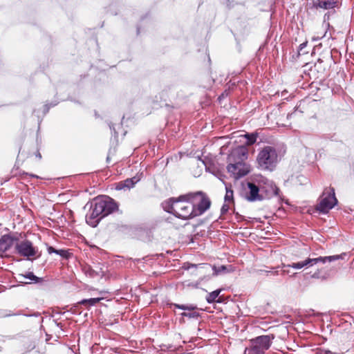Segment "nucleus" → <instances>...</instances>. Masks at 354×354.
Instances as JSON below:
<instances>
[{
	"label": "nucleus",
	"instance_id": "nucleus-16",
	"mask_svg": "<svg viewBox=\"0 0 354 354\" xmlns=\"http://www.w3.org/2000/svg\"><path fill=\"white\" fill-rule=\"evenodd\" d=\"M337 2L334 0H317L315 6L317 8H323L325 10L333 8Z\"/></svg>",
	"mask_w": 354,
	"mask_h": 354
},
{
	"label": "nucleus",
	"instance_id": "nucleus-26",
	"mask_svg": "<svg viewBox=\"0 0 354 354\" xmlns=\"http://www.w3.org/2000/svg\"><path fill=\"white\" fill-rule=\"evenodd\" d=\"M319 354H338V353L332 352L329 350L322 349L319 351Z\"/></svg>",
	"mask_w": 354,
	"mask_h": 354
},
{
	"label": "nucleus",
	"instance_id": "nucleus-21",
	"mask_svg": "<svg viewBox=\"0 0 354 354\" xmlns=\"http://www.w3.org/2000/svg\"><path fill=\"white\" fill-rule=\"evenodd\" d=\"M182 317H186L189 319H197L198 317L200 316L199 313L196 311H192V312H184L181 313Z\"/></svg>",
	"mask_w": 354,
	"mask_h": 354
},
{
	"label": "nucleus",
	"instance_id": "nucleus-12",
	"mask_svg": "<svg viewBox=\"0 0 354 354\" xmlns=\"http://www.w3.org/2000/svg\"><path fill=\"white\" fill-rule=\"evenodd\" d=\"M248 149L245 146L241 145L234 148L228 156L229 162H245L248 159Z\"/></svg>",
	"mask_w": 354,
	"mask_h": 354
},
{
	"label": "nucleus",
	"instance_id": "nucleus-33",
	"mask_svg": "<svg viewBox=\"0 0 354 354\" xmlns=\"http://www.w3.org/2000/svg\"><path fill=\"white\" fill-rule=\"evenodd\" d=\"M37 157H39V158H41V154L40 153H38V155H37Z\"/></svg>",
	"mask_w": 354,
	"mask_h": 354
},
{
	"label": "nucleus",
	"instance_id": "nucleus-22",
	"mask_svg": "<svg viewBox=\"0 0 354 354\" xmlns=\"http://www.w3.org/2000/svg\"><path fill=\"white\" fill-rule=\"evenodd\" d=\"M225 202H230L233 201V191L226 187V193L225 195Z\"/></svg>",
	"mask_w": 354,
	"mask_h": 354
},
{
	"label": "nucleus",
	"instance_id": "nucleus-30",
	"mask_svg": "<svg viewBox=\"0 0 354 354\" xmlns=\"http://www.w3.org/2000/svg\"><path fill=\"white\" fill-rule=\"evenodd\" d=\"M282 272H283V273H288L289 271L286 270H283Z\"/></svg>",
	"mask_w": 354,
	"mask_h": 354
},
{
	"label": "nucleus",
	"instance_id": "nucleus-31",
	"mask_svg": "<svg viewBox=\"0 0 354 354\" xmlns=\"http://www.w3.org/2000/svg\"><path fill=\"white\" fill-rule=\"evenodd\" d=\"M30 176H31L32 177H35V178H38V176H36V175H34V174H31Z\"/></svg>",
	"mask_w": 354,
	"mask_h": 354
},
{
	"label": "nucleus",
	"instance_id": "nucleus-13",
	"mask_svg": "<svg viewBox=\"0 0 354 354\" xmlns=\"http://www.w3.org/2000/svg\"><path fill=\"white\" fill-rule=\"evenodd\" d=\"M140 178L138 176H133L131 178H127L124 180L120 181L116 184L115 189L117 190H129L133 187L136 183L140 181Z\"/></svg>",
	"mask_w": 354,
	"mask_h": 354
},
{
	"label": "nucleus",
	"instance_id": "nucleus-32",
	"mask_svg": "<svg viewBox=\"0 0 354 354\" xmlns=\"http://www.w3.org/2000/svg\"><path fill=\"white\" fill-rule=\"evenodd\" d=\"M137 33L140 34V28H137Z\"/></svg>",
	"mask_w": 354,
	"mask_h": 354
},
{
	"label": "nucleus",
	"instance_id": "nucleus-34",
	"mask_svg": "<svg viewBox=\"0 0 354 354\" xmlns=\"http://www.w3.org/2000/svg\"><path fill=\"white\" fill-rule=\"evenodd\" d=\"M165 91H166L165 90H162V95H165L164 94V93H165Z\"/></svg>",
	"mask_w": 354,
	"mask_h": 354
},
{
	"label": "nucleus",
	"instance_id": "nucleus-18",
	"mask_svg": "<svg viewBox=\"0 0 354 354\" xmlns=\"http://www.w3.org/2000/svg\"><path fill=\"white\" fill-rule=\"evenodd\" d=\"M48 252L49 254H57L59 255L60 257L64 258V259H68L70 253L66 250H57L54 248L53 246H48L47 248Z\"/></svg>",
	"mask_w": 354,
	"mask_h": 354
},
{
	"label": "nucleus",
	"instance_id": "nucleus-25",
	"mask_svg": "<svg viewBox=\"0 0 354 354\" xmlns=\"http://www.w3.org/2000/svg\"><path fill=\"white\" fill-rule=\"evenodd\" d=\"M229 205L227 204H223L221 207V214H226L228 210H229Z\"/></svg>",
	"mask_w": 354,
	"mask_h": 354
},
{
	"label": "nucleus",
	"instance_id": "nucleus-1",
	"mask_svg": "<svg viewBox=\"0 0 354 354\" xmlns=\"http://www.w3.org/2000/svg\"><path fill=\"white\" fill-rule=\"evenodd\" d=\"M89 205V210L86 215V221L91 227H96L100 220L118 209L115 201L107 196L94 198L88 203L85 207Z\"/></svg>",
	"mask_w": 354,
	"mask_h": 354
},
{
	"label": "nucleus",
	"instance_id": "nucleus-4",
	"mask_svg": "<svg viewBox=\"0 0 354 354\" xmlns=\"http://www.w3.org/2000/svg\"><path fill=\"white\" fill-rule=\"evenodd\" d=\"M347 256L346 253H342L340 254L328 256V257H319L316 258H306L304 260L294 262L290 264H282L283 268H292L295 270H300L302 268H309L318 263L324 264L327 262L344 259Z\"/></svg>",
	"mask_w": 354,
	"mask_h": 354
},
{
	"label": "nucleus",
	"instance_id": "nucleus-28",
	"mask_svg": "<svg viewBox=\"0 0 354 354\" xmlns=\"http://www.w3.org/2000/svg\"><path fill=\"white\" fill-rule=\"evenodd\" d=\"M306 45H307V42H304V43L301 44L299 46V50L301 51L304 48H306Z\"/></svg>",
	"mask_w": 354,
	"mask_h": 354
},
{
	"label": "nucleus",
	"instance_id": "nucleus-10",
	"mask_svg": "<svg viewBox=\"0 0 354 354\" xmlns=\"http://www.w3.org/2000/svg\"><path fill=\"white\" fill-rule=\"evenodd\" d=\"M227 169L235 179H239L249 173L250 167L245 162H230Z\"/></svg>",
	"mask_w": 354,
	"mask_h": 354
},
{
	"label": "nucleus",
	"instance_id": "nucleus-35",
	"mask_svg": "<svg viewBox=\"0 0 354 354\" xmlns=\"http://www.w3.org/2000/svg\"><path fill=\"white\" fill-rule=\"evenodd\" d=\"M313 277H316V274H314L313 275Z\"/></svg>",
	"mask_w": 354,
	"mask_h": 354
},
{
	"label": "nucleus",
	"instance_id": "nucleus-3",
	"mask_svg": "<svg viewBox=\"0 0 354 354\" xmlns=\"http://www.w3.org/2000/svg\"><path fill=\"white\" fill-rule=\"evenodd\" d=\"M183 195L180 196L178 198H170L163 201L161 204L163 209L183 220L195 218L190 201L183 198Z\"/></svg>",
	"mask_w": 354,
	"mask_h": 354
},
{
	"label": "nucleus",
	"instance_id": "nucleus-24",
	"mask_svg": "<svg viewBox=\"0 0 354 354\" xmlns=\"http://www.w3.org/2000/svg\"><path fill=\"white\" fill-rule=\"evenodd\" d=\"M277 268H273L270 270H261V272H265L266 273L267 275H270V274H272V275H278L279 274V271L277 270Z\"/></svg>",
	"mask_w": 354,
	"mask_h": 354
},
{
	"label": "nucleus",
	"instance_id": "nucleus-15",
	"mask_svg": "<svg viewBox=\"0 0 354 354\" xmlns=\"http://www.w3.org/2000/svg\"><path fill=\"white\" fill-rule=\"evenodd\" d=\"M23 279H29L32 283H37L42 281L41 278H39L34 274L32 272H28L26 274H19L17 276V280L20 283H27L24 282Z\"/></svg>",
	"mask_w": 354,
	"mask_h": 354
},
{
	"label": "nucleus",
	"instance_id": "nucleus-27",
	"mask_svg": "<svg viewBox=\"0 0 354 354\" xmlns=\"http://www.w3.org/2000/svg\"><path fill=\"white\" fill-rule=\"evenodd\" d=\"M174 306H175V307H176L179 309L184 310H187V305L174 304Z\"/></svg>",
	"mask_w": 354,
	"mask_h": 354
},
{
	"label": "nucleus",
	"instance_id": "nucleus-7",
	"mask_svg": "<svg viewBox=\"0 0 354 354\" xmlns=\"http://www.w3.org/2000/svg\"><path fill=\"white\" fill-rule=\"evenodd\" d=\"M274 339V335H266L250 339V346L245 349L244 354H265L271 346Z\"/></svg>",
	"mask_w": 354,
	"mask_h": 354
},
{
	"label": "nucleus",
	"instance_id": "nucleus-23",
	"mask_svg": "<svg viewBox=\"0 0 354 354\" xmlns=\"http://www.w3.org/2000/svg\"><path fill=\"white\" fill-rule=\"evenodd\" d=\"M57 103H58L57 102H52L50 104H46L44 105V114H46V113L48 112L50 107H53V106H56L57 104Z\"/></svg>",
	"mask_w": 354,
	"mask_h": 354
},
{
	"label": "nucleus",
	"instance_id": "nucleus-8",
	"mask_svg": "<svg viewBox=\"0 0 354 354\" xmlns=\"http://www.w3.org/2000/svg\"><path fill=\"white\" fill-rule=\"evenodd\" d=\"M337 203L335 189L333 187L325 188L319 198L316 209L321 213L326 214Z\"/></svg>",
	"mask_w": 354,
	"mask_h": 354
},
{
	"label": "nucleus",
	"instance_id": "nucleus-17",
	"mask_svg": "<svg viewBox=\"0 0 354 354\" xmlns=\"http://www.w3.org/2000/svg\"><path fill=\"white\" fill-rule=\"evenodd\" d=\"M221 292V289L216 290L214 291H212V292L209 293L206 297V300L207 303L212 304L214 302L217 303H221L222 301L221 298H218V295L220 292Z\"/></svg>",
	"mask_w": 354,
	"mask_h": 354
},
{
	"label": "nucleus",
	"instance_id": "nucleus-14",
	"mask_svg": "<svg viewBox=\"0 0 354 354\" xmlns=\"http://www.w3.org/2000/svg\"><path fill=\"white\" fill-rule=\"evenodd\" d=\"M15 239L10 234H4L0 239V252L8 251L13 245Z\"/></svg>",
	"mask_w": 354,
	"mask_h": 354
},
{
	"label": "nucleus",
	"instance_id": "nucleus-6",
	"mask_svg": "<svg viewBox=\"0 0 354 354\" xmlns=\"http://www.w3.org/2000/svg\"><path fill=\"white\" fill-rule=\"evenodd\" d=\"M183 198L189 200L193 207L195 217L203 215L211 205V201L207 196L203 192L188 193L184 194Z\"/></svg>",
	"mask_w": 354,
	"mask_h": 354
},
{
	"label": "nucleus",
	"instance_id": "nucleus-19",
	"mask_svg": "<svg viewBox=\"0 0 354 354\" xmlns=\"http://www.w3.org/2000/svg\"><path fill=\"white\" fill-rule=\"evenodd\" d=\"M100 300L101 298L84 299L79 301V304L82 305H88L89 306H93L96 305Z\"/></svg>",
	"mask_w": 354,
	"mask_h": 354
},
{
	"label": "nucleus",
	"instance_id": "nucleus-5",
	"mask_svg": "<svg viewBox=\"0 0 354 354\" xmlns=\"http://www.w3.org/2000/svg\"><path fill=\"white\" fill-rule=\"evenodd\" d=\"M264 183L270 187H272L273 183L266 178H262L258 183V185L253 182H246L243 183V197L249 202L261 201L263 200V196L260 194V191L263 189V187L261 183Z\"/></svg>",
	"mask_w": 354,
	"mask_h": 354
},
{
	"label": "nucleus",
	"instance_id": "nucleus-9",
	"mask_svg": "<svg viewBox=\"0 0 354 354\" xmlns=\"http://www.w3.org/2000/svg\"><path fill=\"white\" fill-rule=\"evenodd\" d=\"M197 268L199 270L200 274H205L212 272V276H216L221 274L222 273H228L232 272L233 267L232 266H221L216 267L215 266H212L208 263H199V264H194V263H187V266L185 267L186 269L190 268Z\"/></svg>",
	"mask_w": 354,
	"mask_h": 354
},
{
	"label": "nucleus",
	"instance_id": "nucleus-11",
	"mask_svg": "<svg viewBox=\"0 0 354 354\" xmlns=\"http://www.w3.org/2000/svg\"><path fill=\"white\" fill-rule=\"evenodd\" d=\"M15 250L19 255L28 259L35 257L37 253V249L28 240L17 243L15 245Z\"/></svg>",
	"mask_w": 354,
	"mask_h": 354
},
{
	"label": "nucleus",
	"instance_id": "nucleus-29",
	"mask_svg": "<svg viewBox=\"0 0 354 354\" xmlns=\"http://www.w3.org/2000/svg\"><path fill=\"white\" fill-rule=\"evenodd\" d=\"M196 307L193 306V305H187V310H189V311H192L193 310H194Z\"/></svg>",
	"mask_w": 354,
	"mask_h": 354
},
{
	"label": "nucleus",
	"instance_id": "nucleus-2",
	"mask_svg": "<svg viewBox=\"0 0 354 354\" xmlns=\"http://www.w3.org/2000/svg\"><path fill=\"white\" fill-rule=\"evenodd\" d=\"M283 153L277 146L266 145L259 149L257 158V167L263 171H273L281 161Z\"/></svg>",
	"mask_w": 354,
	"mask_h": 354
},
{
	"label": "nucleus",
	"instance_id": "nucleus-20",
	"mask_svg": "<svg viewBox=\"0 0 354 354\" xmlns=\"http://www.w3.org/2000/svg\"><path fill=\"white\" fill-rule=\"evenodd\" d=\"M244 137L246 138V144L248 145H252L254 144L257 141V133H246L244 135Z\"/></svg>",
	"mask_w": 354,
	"mask_h": 354
}]
</instances>
